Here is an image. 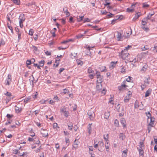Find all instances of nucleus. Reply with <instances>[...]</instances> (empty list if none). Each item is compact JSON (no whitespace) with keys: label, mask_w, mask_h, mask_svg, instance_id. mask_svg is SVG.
<instances>
[{"label":"nucleus","mask_w":157,"mask_h":157,"mask_svg":"<svg viewBox=\"0 0 157 157\" xmlns=\"http://www.w3.org/2000/svg\"><path fill=\"white\" fill-rule=\"evenodd\" d=\"M129 55V54L128 53V50L127 49H124L123 50H122L121 54H120V56L124 59L128 57Z\"/></svg>","instance_id":"obj_1"},{"label":"nucleus","mask_w":157,"mask_h":157,"mask_svg":"<svg viewBox=\"0 0 157 157\" xmlns=\"http://www.w3.org/2000/svg\"><path fill=\"white\" fill-rule=\"evenodd\" d=\"M126 84V81H123L121 83V86H118V90L119 91H121L126 89V87H128V86Z\"/></svg>","instance_id":"obj_2"},{"label":"nucleus","mask_w":157,"mask_h":157,"mask_svg":"<svg viewBox=\"0 0 157 157\" xmlns=\"http://www.w3.org/2000/svg\"><path fill=\"white\" fill-rule=\"evenodd\" d=\"M60 112L62 113H63L65 117H67L68 116L69 113L68 111H67L65 107L63 106L60 109Z\"/></svg>","instance_id":"obj_3"},{"label":"nucleus","mask_w":157,"mask_h":157,"mask_svg":"<svg viewBox=\"0 0 157 157\" xmlns=\"http://www.w3.org/2000/svg\"><path fill=\"white\" fill-rule=\"evenodd\" d=\"M87 114L89 116L90 120L93 121L95 117V114L93 111L90 110H88Z\"/></svg>","instance_id":"obj_4"},{"label":"nucleus","mask_w":157,"mask_h":157,"mask_svg":"<svg viewBox=\"0 0 157 157\" xmlns=\"http://www.w3.org/2000/svg\"><path fill=\"white\" fill-rule=\"evenodd\" d=\"M12 82V76L11 75L9 74L8 75L7 78L6 79L5 84V85L9 86Z\"/></svg>","instance_id":"obj_5"},{"label":"nucleus","mask_w":157,"mask_h":157,"mask_svg":"<svg viewBox=\"0 0 157 157\" xmlns=\"http://www.w3.org/2000/svg\"><path fill=\"white\" fill-rule=\"evenodd\" d=\"M138 4L137 2H136L135 4H132L130 8H128L127 9V11L129 12H133L134 10V8L135 5Z\"/></svg>","instance_id":"obj_6"},{"label":"nucleus","mask_w":157,"mask_h":157,"mask_svg":"<svg viewBox=\"0 0 157 157\" xmlns=\"http://www.w3.org/2000/svg\"><path fill=\"white\" fill-rule=\"evenodd\" d=\"M87 51L86 52V54L89 56H91L92 55V51H93V50L92 49V48H90V47H88L87 48Z\"/></svg>","instance_id":"obj_7"},{"label":"nucleus","mask_w":157,"mask_h":157,"mask_svg":"<svg viewBox=\"0 0 157 157\" xmlns=\"http://www.w3.org/2000/svg\"><path fill=\"white\" fill-rule=\"evenodd\" d=\"M141 13L140 12H138L135 15L133 19L134 21H135L137 20L138 18L141 16Z\"/></svg>","instance_id":"obj_8"},{"label":"nucleus","mask_w":157,"mask_h":157,"mask_svg":"<svg viewBox=\"0 0 157 157\" xmlns=\"http://www.w3.org/2000/svg\"><path fill=\"white\" fill-rule=\"evenodd\" d=\"M41 133L43 137H46L48 136V132L46 130L43 129Z\"/></svg>","instance_id":"obj_9"},{"label":"nucleus","mask_w":157,"mask_h":157,"mask_svg":"<svg viewBox=\"0 0 157 157\" xmlns=\"http://www.w3.org/2000/svg\"><path fill=\"white\" fill-rule=\"evenodd\" d=\"M102 88V85L101 83L98 82L96 85V89L97 91H99L101 90Z\"/></svg>","instance_id":"obj_10"},{"label":"nucleus","mask_w":157,"mask_h":157,"mask_svg":"<svg viewBox=\"0 0 157 157\" xmlns=\"http://www.w3.org/2000/svg\"><path fill=\"white\" fill-rule=\"evenodd\" d=\"M78 142L76 141V139L74 141V145L73 146V149L75 150L78 148Z\"/></svg>","instance_id":"obj_11"},{"label":"nucleus","mask_w":157,"mask_h":157,"mask_svg":"<svg viewBox=\"0 0 157 157\" xmlns=\"http://www.w3.org/2000/svg\"><path fill=\"white\" fill-rule=\"evenodd\" d=\"M126 137L125 134L123 133H121L119 135V138L122 140H123Z\"/></svg>","instance_id":"obj_12"},{"label":"nucleus","mask_w":157,"mask_h":157,"mask_svg":"<svg viewBox=\"0 0 157 157\" xmlns=\"http://www.w3.org/2000/svg\"><path fill=\"white\" fill-rule=\"evenodd\" d=\"M152 90L151 89L149 88L146 92L145 94V97H147L149 96L150 94H151Z\"/></svg>","instance_id":"obj_13"},{"label":"nucleus","mask_w":157,"mask_h":157,"mask_svg":"<svg viewBox=\"0 0 157 157\" xmlns=\"http://www.w3.org/2000/svg\"><path fill=\"white\" fill-rule=\"evenodd\" d=\"M19 19V23H23L25 19L24 15L20 16Z\"/></svg>","instance_id":"obj_14"},{"label":"nucleus","mask_w":157,"mask_h":157,"mask_svg":"<svg viewBox=\"0 0 157 157\" xmlns=\"http://www.w3.org/2000/svg\"><path fill=\"white\" fill-rule=\"evenodd\" d=\"M149 120H150V122L148 124L149 125L152 126V125H153L154 124V118L152 117L149 118Z\"/></svg>","instance_id":"obj_15"},{"label":"nucleus","mask_w":157,"mask_h":157,"mask_svg":"<svg viewBox=\"0 0 157 157\" xmlns=\"http://www.w3.org/2000/svg\"><path fill=\"white\" fill-rule=\"evenodd\" d=\"M108 136H109V134H108L106 135L107 138H105V136L104 135V139L106 141L105 145H109V141L108 140V137H109Z\"/></svg>","instance_id":"obj_16"},{"label":"nucleus","mask_w":157,"mask_h":157,"mask_svg":"<svg viewBox=\"0 0 157 157\" xmlns=\"http://www.w3.org/2000/svg\"><path fill=\"white\" fill-rule=\"evenodd\" d=\"M121 124L122 125L123 127H126V125L125 124L126 121L124 118H121Z\"/></svg>","instance_id":"obj_17"},{"label":"nucleus","mask_w":157,"mask_h":157,"mask_svg":"<svg viewBox=\"0 0 157 157\" xmlns=\"http://www.w3.org/2000/svg\"><path fill=\"white\" fill-rule=\"evenodd\" d=\"M53 127L54 129H55L57 130H59L60 129V127L58 126L56 123H54L53 124Z\"/></svg>","instance_id":"obj_18"},{"label":"nucleus","mask_w":157,"mask_h":157,"mask_svg":"<svg viewBox=\"0 0 157 157\" xmlns=\"http://www.w3.org/2000/svg\"><path fill=\"white\" fill-rule=\"evenodd\" d=\"M31 100V97L30 96L28 97L27 98H26L24 99V102L25 103H27L29 102H30Z\"/></svg>","instance_id":"obj_19"},{"label":"nucleus","mask_w":157,"mask_h":157,"mask_svg":"<svg viewBox=\"0 0 157 157\" xmlns=\"http://www.w3.org/2000/svg\"><path fill=\"white\" fill-rule=\"evenodd\" d=\"M110 113L109 112L107 111L105 112L104 114V117L106 119H108L110 116Z\"/></svg>","instance_id":"obj_20"},{"label":"nucleus","mask_w":157,"mask_h":157,"mask_svg":"<svg viewBox=\"0 0 157 157\" xmlns=\"http://www.w3.org/2000/svg\"><path fill=\"white\" fill-rule=\"evenodd\" d=\"M103 78V76H101L100 75H98V76H97V82L98 80H99L100 82H99L101 83L102 82V80Z\"/></svg>","instance_id":"obj_21"},{"label":"nucleus","mask_w":157,"mask_h":157,"mask_svg":"<svg viewBox=\"0 0 157 157\" xmlns=\"http://www.w3.org/2000/svg\"><path fill=\"white\" fill-rule=\"evenodd\" d=\"M15 110L16 112L17 113H20L22 111V109L21 108H19L16 106H15Z\"/></svg>","instance_id":"obj_22"},{"label":"nucleus","mask_w":157,"mask_h":157,"mask_svg":"<svg viewBox=\"0 0 157 157\" xmlns=\"http://www.w3.org/2000/svg\"><path fill=\"white\" fill-rule=\"evenodd\" d=\"M117 38L118 41H120L121 39L122 38L121 36V34L119 32H117Z\"/></svg>","instance_id":"obj_23"},{"label":"nucleus","mask_w":157,"mask_h":157,"mask_svg":"<svg viewBox=\"0 0 157 157\" xmlns=\"http://www.w3.org/2000/svg\"><path fill=\"white\" fill-rule=\"evenodd\" d=\"M147 65L146 64H145L144 66L141 69V71H143L144 72L147 69Z\"/></svg>","instance_id":"obj_24"},{"label":"nucleus","mask_w":157,"mask_h":157,"mask_svg":"<svg viewBox=\"0 0 157 157\" xmlns=\"http://www.w3.org/2000/svg\"><path fill=\"white\" fill-rule=\"evenodd\" d=\"M92 124H88V133L89 134H90L91 132V125H92Z\"/></svg>","instance_id":"obj_25"},{"label":"nucleus","mask_w":157,"mask_h":157,"mask_svg":"<svg viewBox=\"0 0 157 157\" xmlns=\"http://www.w3.org/2000/svg\"><path fill=\"white\" fill-rule=\"evenodd\" d=\"M145 114L147 115V117H148L147 121L148 122L149 121V119L152 117H151V114L149 112H148L147 113L146 112Z\"/></svg>","instance_id":"obj_26"},{"label":"nucleus","mask_w":157,"mask_h":157,"mask_svg":"<svg viewBox=\"0 0 157 157\" xmlns=\"http://www.w3.org/2000/svg\"><path fill=\"white\" fill-rule=\"evenodd\" d=\"M139 154L140 156H143L144 155V150L143 148L140 149L139 150Z\"/></svg>","instance_id":"obj_27"},{"label":"nucleus","mask_w":157,"mask_h":157,"mask_svg":"<svg viewBox=\"0 0 157 157\" xmlns=\"http://www.w3.org/2000/svg\"><path fill=\"white\" fill-rule=\"evenodd\" d=\"M76 61L78 65H80V66H82L83 64L82 62L79 59H77Z\"/></svg>","instance_id":"obj_28"},{"label":"nucleus","mask_w":157,"mask_h":157,"mask_svg":"<svg viewBox=\"0 0 157 157\" xmlns=\"http://www.w3.org/2000/svg\"><path fill=\"white\" fill-rule=\"evenodd\" d=\"M144 140H142V141L140 142V149L142 148V147H144Z\"/></svg>","instance_id":"obj_29"},{"label":"nucleus","mask_w":157,"mask_h":157,"mask_svg":"<svg viewBox=\"0 0 157 157\" xmlns=\"http://www.w3.org/2000/svg\"><path fill=\"white\" fill-rule=\"evenodd\" d=\"M65 8H66V10L64 11V13H66V15L67 17H69L70 15V13L68 11L67 8L65 7Z\"/></svg>","instance_id":"obj_30"},{"label":"nucleus","mask_w":157,"mask_h":157,"mask_svg":"<svg viewBox=\"0 0 157 157\" xmlns=\"http://www.w3.org/2000/svg\"><path fill=\"white\" fill-rule=\"evenodd\" d=\"M117 63V61L112 62L111 63V66L112 67L114 68L116 66V64Z\"/></svg>","instance_id":"obj_31"},{"label":"nucleus","mask_w":157,"mask_h":157,"mask_svg":"<svg viewBox=\"0 0 157 157\" xmlns=\"http://www.w3.org/2000/svg\"><path fill=\"white\" fill-rule=\"evenodd\" d=\"M142 5V7L144 8H147L149 6V5L146 2L143 3Z\"/></svg>","instance_id":"obj_32"},{"label":"nucleus","mask_w":157,"mask_h":157,"mask_svg":"<svg viewBox=\"0 0 157 157\" xmlns=\"http://www.w3.org/2000/svg\"><path fill=\"white\" fill-rule=\"evenodd\" d=\"M63 93L65 94H68L69 96L70 95V94H69L70 92L68 90L66 89L63 90Z\"/></svg>","instance_id":"obj_33"},{"label":"nucleus","mask_w":157,"mask_h":157,"mask_svg":"<svg viewBox=\"0 0 157 157\" xmlns=\"http://www.w3.org/2000/svg\"><path fill=\"white\" fill-rule=\"evenodd\" d=\"M139 107V102L136 101L134 103V108L135 109L138 108Z\"/></svg>","instance_id":"obj_34"},{"label":"nucleus","mask_w":157,"mask_h":157,"mask_svg":"<svg viewBox=\"0 0 157 157\" xmlns=\"http://www.w3.org/2000/svg\"><path fill=\"white\" fill-rule=\"evenodd\" d=\"M94 72V71H93L91 68L90 67H89L88 68V73H93Z\"/></svg>","instance_id":"obj_35"},{"label":"nucleus","mask_w":157,"mask_h":157,"mask_svg":"<svg viewBox=\"0 0 157 157\" xmlns=\"http://www.w3.org/2000/svg\"><path fill=\"white\" fill-rule=\"evenodd\" d=\"M147 21H145L144 19L142 21V26H144L146 25L147 24Z\"/></svg>","instance_id":"obj_36"},{"label":"nucleus","mask_w":157,"mask_h":157,"mask_svg":"<svg viewBox=\"0 0 157 157\" xmlns=\"http://www.w3.org/2000/svg\"><path fill=\"white\" fill-rule=\"evenodd\" d=\"M114 125L115 126L118 127L119 126V121L117 120L116 119L114 121Z\"/></svg>","instance_id":"obj_37"},{"label":"nucleus","mask_w":157,"mask_h":157,"mask_svg":"<svg viewBox=\"0 0 157 157\" xmlns=\"http://www.w3.org/2000/svg\"><path fill=\"white\" fill-rule=\"evenodd\" d=\"M108 13L109 14L107 15V18H109L111 17H112L114 15L110 12H109Z\"/></svg>","instance_id":"obj_38"},{"label":"nucleus","mask_w":157,"mask_h":157,"mask_svg":"<svg viewBox=\"0 0 157 157\" xmlns=\"http://www.w3.org/2000/svg\"><path fill=\"white\" fill-rule=\"evenodd\" d=\"M142 51H144L146 50H148L149 49V48L147 45H145L143 48H142Z\"/></svg>","instance_id":"obj_39"},{"label":"nucleus","mask_w":157,"mask_h":157,"mask_svg":"<svg viewBox=\"0 0 157 157\" xmlns=\"http://www.w3.org/2000/svg\"><path fill=\"white\" fill-rule=\"evenodd\" d=\"M13 3L17 5H20V0H13Z\"/></svg>","instance_id":"obj_40"},{"label":"nucleus","mask_w":157,"mask_h":157,"mask_svg":"<svg viewBox=\"0 0 157 157\" xmlns=\"http://www.w3.org/2000/svg\"><path fill=\"white\" fill-rule=\"evenodd\" d=\"M141 28L144 30L146 31H148L149 30V28L147 27H145L144 26H142Z\"/></svg>","instance_id":"obj_41"},{"label":"nucleus","mask_w":157,"mask_h":157,"mask_svg":"<svg viewBox=\"0 0 157 157\" xmlns=\"http://www.w3.org/2000/svg\"><path fill=\"white\" fill-rule=\"evenodd\" d=\"M98 143H99V146H100L101 148H102V147H104V144L102 141L100 142L99 141Z\"/></svg>","instance_id":"obj_42"},{"label":"nucleus","mask_w":157,"mask_h":157,"mask_svg":"<svg viewBox=\"0 0 157 157\" xmlns=\"http://www.w3.org/2000/svg\"><path fill=\"white\" fill-rule=\"evenodd\" d=\"M7 27L11 31V32L12 33H13V29L12 26H10L9 25V23H7Z\"/></svg>","instance_id":"obj_43"},{"label":"nucleus","mask_w":157,"mask_h":157,"mask_svg":"<svg viewBox=\"0 0 157 157\" xmlns=\"http://www.w3.org/2000/svg\"><path fill=\"white\" fill-rule=\"evenodd\" d=\"M44 60H41L39 62V64L41 67H42L44 66Z\"/></svg>","instance_id":"obj_44"},{"label":"nucleus","mask_w":157,"mask_h":157,"mask_svg":"<svg viewBox=\"0 0 157 157\" xmlns=\"http://www.w3.org/2000/svg\"><path fill=\"white\" fill-rule=\"evenodd\" d=\"M130 99V98H127V96H126L124 98V101L125 102L127 103L129 101Z\"/></svg>","instance_id":"obj_45"},{"label":"nucleus","mask_w":157,"mask_h":157,"mask_svg":"<svg viewBox=\"0 0 157 157\" xmlns=\"http://www.w3.org/2000/svg\"><path fill=\"white\" fill-rule=\"evenodd\" d=\"M29 133L30 134V135L31 136L33 137L35 136V133L33 132L32 129L30 131Z\"/></svg>","instance_id":"obj_46"},{"label":"nucleus","mask_w":157,"mask_h":157,"mask_svg":"<svg viewBox=\"0 0 157 157\" xmlns=\"http://www.w3.org/2000/svg\"><path fill=\"white\" fill-rule=\"evenodd\" d=\"M5 95H6V96H8L9 98L10 97H11V96H12V94L11 93L7 92L5 94Z\"/></svg>","instance_id":"obj_47"},{"label":"nucleus","mask_w":157,"mask_h":157,"mask_svg":"<svg viewBox=\"0 0 157 157\" xmlns=\"http://www.w3.org/2000/svg\"><path fill=\"white\" fill-rule=\"evenodd\" d=\"M42 148L41 146H40L39 148H37L35 150L36 153H38L39 152Z\"/></svg>","instance_id":"obj_48"},{"label":"nucleus","mask_w":157,"mask_h":157,"mask_svg":"<svg viewBox=\"0 0 157 157\" xmlns=\"http://www.w3.org/2000/svg\"><path fill=\"white\" fill-rule=\"evenodd\" d=\"M153 126H149V124H148V127H147V130L148 131V133H149L151 129V127H153Z\"/></svg>","instance_id":"obj_49"},{"label":"nucleus","mask_w":157,"mask_h":157,"mask_svg":"<svg viewBox=\"0 0 157 157\" xmlns=\"http://www.w3.org/2000/svg\"><path fill=\"white\" fill-rule=\"evenodd\" d=\"M68 129L70 130H72V127H73V125L71 124H68Z\"/></svg>","instance_id":"obj_50"},{"label":"nucleus","mask_w":157,"mask_h":157,"mask_svg":"<svg viewBox=\"0 0 157 157\" xmlns=\"http://www.w3.org/2000/svg\"><path fill=\"white\" fill-rule=\"evenodd\" d=\"M84 16H79V18H77V21L78 22H80L82 20Z\"/></svg>","instance_id":"obj_51"},{"label":"nucleus","mask_w":157,"mask_h":157,"mask_svg":"<svg viewBox=\"0 0 157 157\" xmlns=\"http://www.w3.org/2000/svg\"><path fill=\"white\" fill-rule=\"evenodd\" d=\"M105 1V3L104 4V5L105 6H107V5H109L110 4V3L107 2V1H109V0H104Z\"/></svg>","instance_id":"obj_52"},{"label":"nucleus","mask_w":157,"mask_h":157,"mask_svg":"<svg viewBox=\"0 0 157 157\" xmlns=\"http://www.w3.org/2000/svg\"><path fill=\"white\" fill-rule=\"evenodd\" d=\"M6 116L7 118L10 119V118L13 117V115H10L9 114H7Z\"/></svg>","instance_id":"obj_53"},{"label":"nucleus","mask_w":157,"mask_h":157,"mask_svg":"<svg viewBox=\"0 0 157 157\" xmlns=\"http://www.w3.org/2000/svg\"><path fill=\"white\" fill-rule=\"evenodd\" d=\"M151 18L149 14H148L146 17H145L144 18V20L147 21L148 20L150 19Z\"/></svg>","instance_id":"obj_54"},{"label":"nucleus","mask_w":157,"mask_h":157,"mask_svg":"<svg viewBox=\"0 0 157 157\" xmlns=\"http://www.w3.org/2000/svg\"><path fill=\"white\" fill-rule=\"evenodd\" d=\"M14 98V96L12 95V96H11V97H10L9 98H7V100L8 101H9L11 99H13Z\"/></svg>","instance_id":"obj_55"},{"label":"nucleus","mask_w":157,"mask_h":157,"mask_svg":"<svg viewBox=\"0 0 157 157\" xmlns=\"http://www.w3.org/2000/svg\"><path fill=\"white\" fill-rule=\"evenodd\" d=\"M84 36V35L82 34H78L76 36V37L77 38H81L83 36Z\"/></svg>","instance_id":"obj_56"},{"label":"nucleus","mask_w":157,"mask_h":157,"mask_svg":"<svg viewBox=\"0 0 157 157\" xmlns=\"http://www.w3.org/2000/svg\"><path fill=\"white\" fill-rule=\"evenodd\" d=\"M69 22L70 23H74V21L73 20V17H71L69 18Z\"/></svg>","instance_id":"obj_57"},{"label":"nucleus","mask_w":157,"mask_h":157,"mask_svg":"<svg viewBox=\"0 0 157 157\" xmlns=\"http://www.w3.org/2000/svg\"><path fill=\"white\" fill-rule=\"evenodd\" d=\"M146 86H147V85L145 84H144H144L142 85L141 86L142 90H143L144 89V88H145L146 87Z\"/></svg>","instance_id":"obj_58"},{"label":"nucleus","mask_w":157,"mask_h":157,"mask_svg":"<svg viewBox=\"0 0 157 157\" xmlns=\"http://www.w3.org/2000/svg\"><path fill=\"white\" fill-rule=\"evenodd\" d=\"M38 95V94L37 92H36V93L35 94H33L32 95V96L33 98H37V96Z\"/></svg>","instance_id":"obj_59"},{"label":"nucleus","mask_w":157,"mask_h":157,"mask_svg":"<svg viewBox=\"0 0 157 157\" xmlns=\"http://www.w3.org/2000/svg\"><path fill=\"white\" fill-rule=\"evenodd\" d=\"M18 35V41H19L20 39L21 38V33H17Z\"/></svg>","instance_id":"obj_60"},{"label":"nucleus","mask_w":157,"mask_h":157,"mask_svg":"<svg viewBox=\"0 0 157 157\" xmlns=\"http://www.w3.org/2000/svg\"><path fill=\"white\" fill-rule=\"evenodd\" d=\"M31 63V61L30 60H28L26 62V64L28 66V65H30Z\"/></svg>","instance_id":"obj_61"},{"label":"nucleus","mask_w":157,"mask_h":157,"mask_svg":"<svg viewBox=\"0 0 157 157\" xmlns=\"http://www.w3.org/2000/svg\"><path fill=\"white\" fill-rule=\"evenodd\" d=\"M106 90L104 89H103L101 91V93L103 95H105L106 94Z\"/></svg>","instance_id":"obj_62"},{"label":"nucleus","mask_w":157,"mask_h":157,"mask_svg":"<svg viewBox=\"0 0 157 157\" xmlns=\"http://www.w3.org/2000/svg\"><path fill=\"white\" fill-rule=\"evenodd\" d=\"M40 111V109L36 110L34 112H33L35 113V115H37V114H38L39 113Z\"/></svg>","instance_id":"obj_63"},{"label":"nucleus","mask_w":157,"mask_h":157,"mask_svg":"<svg viewBox=\"0 0 157 157\" xmlns=\"http://www.w3.org/2000/svg\"><path fill=\"white\" fill-rule=\"evenodd\" d=\"M94 75V73H91L90 75H89V77H90L92 79L93 78V77Z\"/></svg>","instance_id":"obj_64"}]
</instances>
